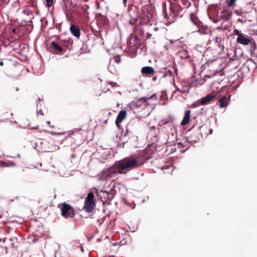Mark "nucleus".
<instances>
[{"label": "nucleus", "mask_w": 257, "mask_h": 257, "mask_svg": "<svg viewBox=\"0 0 257 257\" xmlns=\"http://www.w3.org/2000/svg\"><path fill=\"white\" fill-rule=\"evenodd\" d=\"M150 158V156L147 155L146 150L141 152L138 155L126 157L102 171L98 175L97 179L99 180H105L113 177L117 174H126L131 170L143 166Z\"/></svg>", "instance_id": "1"}, {"label": "nucleus", "mask_w": 257, "mask_h": 257, "mask_svg": "<svg viewBox=\"0 0 257 257\" xmlns=\"http://www.w3.org/2000/svg\"><path fill=\"white\" fill-rule=\"evenodd\" d=\"M154 11L150 5H146L142 8V12L138 14V10L135 8L130 14L131 19L130 23L132 25H136L135 29H139V27L145 25H149L152 27L150 32L147 35V39H153V43H155V39L159 38L161 35L159 29L156 25H152L151 23L153 19Z\"/></svg>", "instance_id": "2"}, {"label": "nucleus", "mask_w": 257, "mask_h": 257, "mask_svg": "<svg viewBox=\"0 0 257 257\" xmlns=\"http://www.w3.org/2000/svg\"><path fill=\"white\" fill-rule=\"evenodd\" d=\"M236 42L243 45H250L251 48L250 49V53L252 57H257V53L255 52L256 46L253 39H250L247 36L243 34L236 39Z\"/></svg>", "instance_id": "3"}, {"label": "nucleus", "mask_w": 257, "mask_h": 257, "mask_svg": "<svg viewBox=\"0 0 257 257\" xmlns=\"http://www.w3.org/2000/svg\"><path fill=\"white\" fill-rule=\"evenodd\" d=\"M182 8L178 3H170V13L169 15H168L167 13L166 12L165 17L166 19H168L170 23L174 22L176 20V16L178 14L179 12L182 11Z\"/></svg>", "instance_id": "4"}, {"label": "nucleus", "mask_w": 257, "mask_h": 257, "mask_svg": "<svg viewBox=\"0 0 257 257\" xmlns=\"http://www.w3.org/2000/svg\"><path fill=\"white\" fill-rule=\"evenodd\" d=\"M61 210V215L66 219L73 218L75 215L74 208L66 202L62 203L58 206Z\"/></svg>", "instance_id": "5"}, {"label": "nucleus", "mask_w": 257, "mask_h": 257, "mask_svg": "<svg viewBox=\"0 0 257 257\" xmlns=\"http://www.w3.org/2000/svg\"><path fill=\"white\" fill-rule=\"evenodd\" d=\"M157 96L156 94H153L150 97H144L138 100L132 101L131 103L132 109L134 108V110L137 109L143 108L147 105V102L150 99L157 100Z\"/></svg>", "instance_id": "6"}, {"label": "nucleus", "mask_w": 257, "mask_h": 257, "mask_svg": "<svg viewBox=\"0 0 257 257\" xmlns=\"http://www.w3.org/2000/svg\"><path fill=\"white\" fill-rule=\"evenodd\" d=\"M94 196L93 193L90 192L88 194L85 201L83 210L88 213L91 212L95 206L94 202Z\"/></svg>", "instance_id": "7"}, {"label": "nucleus", "mask_w": 257, "mask_h": 257, "mask_svg": "<svg viewBox=\"0 0 257 257\" xmlns=\"http://www.w3.org/2000/svg\"><path fill=\"white\" fill-rule=\"evenodd\" d=\"M17 243V238H5L3 239L2 242L0 244L4 248L6 253L8 252V249L16 247V244Z\"/></svg>", "instance_id": "8"}, {"label": "nucleus", "mask_w": 257, "mask_h": 257, "mask_svg": "<svg viewBox=\"0 0 257 257\" xmlns=\"http://www.w3.org/2000/svg\"><path fill=\"white\" fill-rule=\"evenodd\" d=\"M232 12L228 8H224L221 11L220 15L218 16L219 20L221 19L224 21H227L232 16Z\"/></svg>", "instance_id": "9"}, {"label": "nucleus", "mask_w": 257, "mask_h": 257, "mask_svg": "<svg viewBox=\"0 0 257 257\" xmlns=\"http://www.w3.org/2000/svg\"><path fill=\"white\" fill-rule=\"evenodd\" d=\"M154 69L151 66L143 67L141 69V73L143 76L152 77L155 73Z\"/></svg>", "instance_id": "10"}, {"label": "nucleus", "mask_w": 257, "mask_h": 257, "mask_svg": "<svg viewBox=\"0 0 257 257\" xmlns=\"http://www.w3.org/2000/svg\"><path fill=\"white\" fill-rule=\"evenodd\" d=\"M126 116V111L125 110H121L119 111L115 120V124L118 127H120V123L125 118Z\"/></svg>", "instance_id": "11"}, {"label": "nucleus", "mask_w": 257, "mask_h": 257, "mask_svg": "<svg viewBox=\"0 0 257 257\" xmlns=\"http://www.w3.org/2000/svg\"><path fill=\"white\" fill-rule=\"evenodd\" d=\"M230 97L231 95L228 94L222 96L219 100V107L220 108L226 107L229 102Z\"/></svg>", "instance_id": "12"}, {"label": "nucleus", "mask_w": 257, "mask_h": 257, "mask_svg": "<svg viewBox=\"0 0 257 257\" xmlns=\"http://www.w3.org/2000/svg\"><path fill=\"white\" fill-rule=\"evenodd\" d=\"M52 48L55 50L56 53L58 54L62 53L63 52V48H62V43L61 42H58L52 41L51 44Z\"/></svg>", "instance_id": "13"}, {"label": "nucleus", "mask_w": 257, "mask_h": 257, "mask_svg": "<svg viewBox=\"0 0 257 257\" xmlns=\"http://www.w3.org/2000/svg\"><path fill=\"white\" fill-rule=\"evenodd\" d=\"M216 95L214 93H211L201 99L200 102L201 105H206L212 101L216 97Z\"/></svg>", "instance_id": "14"}, {"label": "nucleus", "mask_w": 257, "mask_h": 257, "mask_svg": "<svg viewBox=\"0 0 257 257\" xmlns=\"http://www.w3.org/2000/svg\"><path fill=\"white\" fill-rule=\"evenodd\" d=\"M104 198L105 199V202H109L114 197V189L112 188L109 191H103Z\"/></svg>", "instance_id": "15"}, {"label": "nucleus", "mask_w": 257, "mask_h": 257, "mask_svg": "<svg viewBox=\"0 0 257 257\" xmlns=\"http://www.w3.org/2000/svg\"><path fill=\"white\" fill-rule=\"evenodd\" d=\"M70 31L73 35L77 38H79L80 36V30L77 26L72 24L70 28Z\"/></svg>", "instance_id": "16"}, {"label": "nucleus", "mask_w": 257, "mask_h": 257, "mask_svg": "<svg viewBox=\"0 0 257 257\" xmlns=\"http://www.w3.org/2000/svg\"><path fill=\"white\" fill-rule=\"evenodd\" d=\"M137 36H134L133 37L131 38L130 40L127 42V45L130 51L135 52V49H134L133 48H135V41H137Z\"/></svg>", "instance_id": "17"}, {"label": "nucleus", "mask_w": 257, "mask_h": 257, "mask_svg": "<svg viewBox=\"0 0 257 257\" xmlns=\"http://www.w3.org/2000/svg\"><path fill=\"white\" fill-rule=\"evenodd\" d=\"M190 110H187L186 111L184 118L181 123L182 126L187 124L190 120Z\"/></svg>", "instance_id": "18"}, {"label": "nucleus", "mask_w": 257, "mask_h": 257, "mask_svg": "<svg viewBox=\"0 0 257 257\" xmlns=\"http://www.w3.org/2000/svg\"><path fill=\"white\" fill-rule=\"evenodd\" d=\"M190 19L192 21V22L195 25H198L199 22L198 20L197 17L195 15H194L193 13H191L190 15Z\"/></svg>", "instance_id": "19"}, {"label": "nucleus", "mask_w": 257, "mask_h": 257, "mask_svg": "<svg viewBox=\"0 0 257 257\" xmlns=\"http://www.w3.org/2000/svg\"><path fill=\"white\" fill-rule=\"evenodd\" d=\"M16 166V164L14 162H5L3 161L2 167H13Z\"/></svg>", "instance_id": "20"}, {"label": "nucleus", "mask_w": 257, "mask_h": 257, "mask_svg": "<svg viewBox=\"0 0 257 257\" xmlns=\"http://www.w3.org/2000/svg\"><path fill=\"white\" fill-rule=\"evenodd\" d=\"M137 41H135V48H133L135 49V52H137L138 49L142 45V41L141 40L139 39L137 37Z\"/></svg>", "instance_id": "21"}, {"label": "nucleus", "mask_w": 257, "mask_h": 257, "mask_svg": "<svg viewBox=\"0 0 257 257\" xmlns=\"http://www.w3.org/2000/svg\"><path fill=\"white\" fill-rule=\"evenodd\" d=\"M173 120V118L171 116H169L168 117L165 118L161 120V123L163 125H165L168 123L171 122Z\"/></svg>", "instance_id": "22"}, {"label": "nucleus", "mask_w": 257, "mask_h": 257, "mask_svg": "<svg viewBox=\"0 0 257 257\" xmlns=\"http://www.w3.org/2000/svg\"><path fill=\"white\" fill-rule=\"evenodd\" d=\"M237 0H227L226 1L228 7L234 8L236 6V2Z\"/></svg>", "instance_id": "23"}, {"label": "nucleus", "mask_w": 257, "mask_h": 257, "mask_svg": "<svg viewBox=\"0 0 257 257\" xmlns=\"http://www.w3.org/2000/svg\"><path fill=\"white\" fill-rule=\"evenodd\" d=\"M241 16V18H238L237 19V22L242 24H243L247 22V19H246V17L244 15V14L242 15V16Z\"/></svg>", "instance_id": "24"}, {"label": "nucleus", "mask_w": 257, "mask_h": 257, "mask_svg": "<svg viewBox=\"0 0 257 257\" xmlns=\"http://www.w3.org/2000/svg\"><path fill=\"white\" fill-rule=\"evenodd\" d=\"M46 7L50 8L54 5L53 0H45Z\"/></svg>", "instance_id": "25"}, {"label": "nucleus", "mask_w": 257, "mask_h": 257, "mask_svg": "<svg viewBox=\"0 0 257 257\" xmlns=\"http://www.w3.org/2000/svg\"><path fill=\"white\" fill-rule=\"evenodd\" d=\"M234 13L237 16H242V15L244 14L241 9L235 10Z\"/></svg>", "instance_id": "26"}, {"label": "nucleus", "mask_w": 257, "mask_h": 257, "mask_svg": "<svg viewBox=\"0 0 257 257\" xmlns=\"http://www.w3.org/2000/svg\"><path fill=\"white\" fill-rule=\"evenodd\" d=\"M233 33L235 35H237L238 36L237 37H240L241 36H242L243 35L242 33H241L240 31H239L237 29H235L233 31Z\"/></svg>", "instance_id": "27"}, {"label": "nucleus", "mask_w": 257, "mask_h": 257, "mask_svg": "<svg viewBox=\"0 0 257 257\" xmlns=\"http://www.w3.org/2000/svg\"><path fill=\"white\" fill-rule=\"evenodd\" d=\"M183 4L186 8L189 7L191 5V2L187 0L183 1Z\"/></svg>", "instance_id": "28"}, {"label": "nucleus", "mask_w": 257, "mask_h": 257, "mask_svg": "<svg viewBox=\"0 0 257 257\" xmlns=\"http://www.w3.org/2000/svg\"><path fill=\"white\" fill-rule=\"evenodd\" d=\"M100 18L101 21H102L104 24H106L107 23V19L105 16H101Z\"/></svg>", "instance_id": "29"}, {"label": "nucleus", "mask_w": 257, "mask_h": 257, "mask_svg": "<svg viewBox=\"0 0 257 257\" xmlns=\"http://www.w3.org/2000/svg\"><path fill=\"white\" fill-rule=\"evenodd\" d=\"M201 101V99L198 100L195 103L193 104V106L194 107H197L201 105V103L200 102Z\"/></svg>", "instance_id": "30"}, {"label": "nucleus", "mask_w": 257, "mask_h": 257, "mask_svg": "<svg viewBox=\"0 0 257 257\" xmlns=\"http://www.w3.org/2000/svg\"><path fill=\"white\" fill-rule=\"evenodd\" d=\"M5 254H6L5 249L3 247L2 245L0 244V255Z\"/></svg>", "instance_id": "31"}, {"label": "nucleus", "mask_w": 257, "mask_h": 257, "mask_svg": "<svg viewBox=\"0 0 257 257\" xmlns=\"http://www.w3.org/2000/svg\"><path fill=\"white\" fill-rule=\"evenodd\" d=\"M114 60L116 63H118L120 62L121 59L119 56H117L114 58Z\"/></svg>", "instance_id": "32"}, {"label": "nucleus", "mask_w": 257, "mask_h": 257, "mask_svg": "<svg viewBox=\"0 0 257 257\" xmlns=\"http://www.w3.org/2000/svg\"><path fill=\"white\" fill-rule=\"evenodd\" d=\"M37 115H41L42 116H44V113H43V112L42 109H40V110H38L37 111Z\"/></svg>", "instance_id": "33"}, {"label": "nucleus", "mask_w": 257, "mask_h": 257, "mask_svg": "<svg viewBox=\"0 0 257 257\" xmlns=\"http://www.w3.org/2000/svg\"><path fill=\"white\" fill-rule=\"evenodd\" d=\"M176 91L181 93V94H183L185 92L184 90H181L178 87L176 88Z\"/></svg>", "instance_id": "34"}, {"label": "nucleus", "mask_w": 257, "mask_h": 257, "mask_svg": "<svg viewBox=\"0 0 257 257\" xmlns=\"http://www.w3.org/2000/svg\"><path fill=\"white\" fill-rule=\"evenodd\" d=\"M47 123L49 126V127H50L51 128L55 127V126L54 125H51V122L50 121H47Z\"/></svg>", "instance_id": "35"}, {"label": "nucleus", "mask_w": 257, "mask_h": 257, "mask_svg": "<svg viewBox=\"0 0 257 257\" xmlns=\"http://www.w3.org/2000/svg\"><path fill=\"white\" fill-rule=\"evenodd\" d=\"M39 128V125H37L36 126L34 127H30V129H33V130H38Z\"/></svg>", "instance_id": "36"}, {"label": "nucleus", "mask_w": 257, "mask_h": 257, "mask_svg": "<svg viewBox=\"0 0 257 257\" xmlns=\"http://www.w3.org/2000/svg\"><path fill=\"white\" fill-rule=\"evenodd\" d=\"M50 134H51V135H57V134H58L57 133H55V132H50Z\"/></svg>", "instance_id": "37"}, {"label": "nucleus", "mask_w": 257, "mask_h": 257, "mask_svg": "<svg viewBox=\"0 0 257 257\" xmlns=\"http://www.w3.org/2000/svg\"><path fill=\"white\" fill-rule=\"evenodd\" d=\"M157 79V78L156 77H154L153 78H152V80L153 81H156Z\"/></svg>", "instance_id": "38"}, {"label": "nucleus", "mask_w": 257, "mask_h": 257, "mask_svg": "<svg viewBox=\"0 0 257 257\" xmlns=\"http://www.w3.org/2000/svg\"><path fill=\"white\" fill-rule=\"evenodd\" d=\"M0 65L2 66H3L4 65V62H2V61H1L0 62Z\"/></svg>", "instance_id": "39"}, {"label": "nucleus", "mask_w": 257, "mask_h": 257, "mask_svg": "<svg viewBox=\"0 0 257 257\" xmlns=\"http://www.w3.org/2000/svg\"><path fill=\"white\" fill-rule=\"evenodd\" d=\"M2 163H3V161H0V167L2 166Z\"/></svg>", "instance_id": "40"}, {"label": "nucleus", "mask_w": 257, "mask_h": 257, "mask_svg": "<svg viewBox=\"0 0 257 257\" xmlns=\"http://www.w3.org/2000/svg\"><path fill=\"white\" fill-rule=\"evenodd\" d=\"M47 23V21L46 20L43 25H44L46 24Z\"/></svg>", "instance_id": "41"}, {"label": "nucleus", "mask_w": 257, "mask_h": 257, "mask_svg": "<svg viewBox=\"0 0 257 257\" xmlns=\"http://www.w3.org/2000/svg\"><path fill=\"white\" fill-rule=\"evenodd\" d=\"M127 0H123V3L125 4Z\"/></svg>", "instance_id": "42"}, {"label": "nucleus", "mask_w": 257, "mask_h": 257, "mask_svg": "<svg viewBox=\"0 0 257 257\" xmlns=\"http://www.w3.org/2000/svg\"><path fill=\"white\" fill-rule=\"evenodd\" d=\"M15 31H16V30H15V29H13V32H15Z\"/></svg>", "instance_id": "43"}]
</instances>
